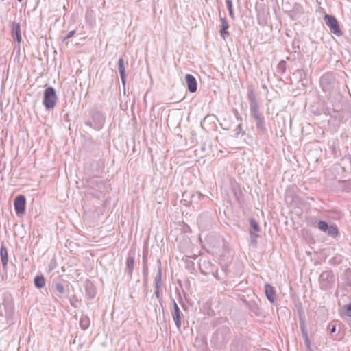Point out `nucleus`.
I'll use <instances>...</instances> for the list:
<instances>
[{
  "mask_svg": "<svg viewBox=\"0 0 351 351\" xmlns=\"http://www.w3.org/2000/svg\"><path fill=\"white\" fill-rule=\"evenodd\" d=\"M34 285L37 288H43L45 285V279L43 276H37L34 278Z\"/></svg>",
  "mask_w": 351,
  "mask_h": 351,
  "instance_id": "4be33fe9",
  "label": "nucleus"
},
{
  "mask_svg": "<svg viewBox=\"0 0 351 351\" xmlns=\"http://www.w3.org/2000/svg\"><path fill=\"white\" fill-rule=\"evenodd\" d=\"M264 289L267 298L269 301L274 304L276 301V291L274 288L269 284L267 283L265 285Z\"/></svg>",
  "mask_w": 351,
  "mask_h": 351,
  "instance_id": "f8f14e48",
  "label": "nucleus"
},
{
  "mask_svg": "<svg viewBox=\"0 0 351 351\" xmlns=\"http://www.w3.org/2000/svg\"><path fill=\"white\" fill-rule=\"evenodd\" d=\"M12 36L14 40L20 43L22 38L21 34V27L18 23H14L12 28Z\"/></svg>",
  "mask_w": 351,
  "mask_h": 351,
  "instance_id": "ddd939ff",
  "label": "nucleus"
},
{
  "mask_svg": "<svg viewBox=\"0 0 351 351\" xmlns=\"http://www.w3.org/2000/svg\"><path fill=\"white\" fill-rule=\"evenodd\" d=\"M85 291L86 294L89 299H93L95 297L96 289L92 283L88 282L86 285Z\"/></svg>",
  "mask_w": 351,
  "mask_h": 351,
  "instance_id": "6ab92c4d",
  "label": "nucleus"
},
{
  "mask_svg": "<svg viewBox=\"0 0 351 351\" xmlns=\"http://www.w3.org/2000/svg\"><path fill=\"white\" fill-rule=\"evenodd\" d=\"M324 20L332 33L336 36H341L342 34L339 23L335 17L326 14L324 16Z\"/></svg>",
  "mask_w": 351,
  "mask_h": 351,
  "instance_id": "39448f33",
  "label": "nucleus"
},
{
  "mask_svg": "<svg viewBox=\"0 0 351 351\" xmlns=\"http://www.w3.org/2000/svg\"><path fill=\"white\" fill-rule=\"evenodd\" d=\"M0 256L2 263L3 268L5 269L8 262V254L7 248L4 245H2L0 248Z\"/></svg>",
  "mask_w": 351,
  "mask_h": 351,
  "instance_id": "dca6fc26",
  "label": "nucleus"
},
{
  "mask_svg": "<svg viewBox=\"0 0 351 351\" xmlns=\"http://www.w3.org/2000/svg\"><path fill=\"white\" fill-rule=\"evenodd\" d=\"M250 101V109L252 117L256 121V127L258 130L263 132L265 130V118L262 112L259 110V104L256 100V96L252 91L247 94Z\"/></svg>",
  "mask_w": 351,
  "mask_h": 351,
  "instance_id": "f257e3e1",
  "label": "nucleus"
},
{
  "mask_svg": "<svg viewBox=\"0 0 351 351\" xmlns=\"http://www.w3.org/2000/svg\"><path fill=\"white\" fill-rule=\"evenodd\" d=\"M250 222L251 226L250 234H253V232H259L260 228L258 223L253 219H251Z\"/></svg>",
  "mask_w": 351,
  "mask_h": 351,
  "instance_id": "5701e85b",
  "label": "nucleus"
},
{
  "mask_svg": "<svg viewBox=\"0 0 351 351\" xmlns=\"http://www.w3.org/2000/svg\"><path fill=\"white\" fill-rule=\"evenodd\" d=\"M162 270H161V266L160 265L158 269V271L156 274V276L154 279V284H155V289H160V287L162 285Z\"/></svg>",
  "mask_w": 351,
  "mask_h": 351,
  "instance_id": "aec40b11",
  "label": "nucleus"
},
{
  "mask_svg": "<svg viewBox=\"0 0 351 351\" xmlns=\"http://www.w3.org/2000/svg\"><path fill=\"white\" fill-rule=\"evenodd\" d=\"M14 314V304L12 301L5 300L0 305V316L5 317L7 320L11 321Z\"/></svg>",
  "mask_w": 351,
  "mask_h": 351,
  "instance_id": "20e7f679",
  "label": "nucleus"
},
{
  "mask_svg": "<svg viewBox=\"0 0 351 351\" xmlns=\"http://www.w3.org/2000/svg\"><path fill=\"white\" fill-rule=\"evenodd\" d=\"M320 86L322 90L330 95L338 88V82L332 73H326L320 79Z\"/></svg>",
  "mask_w": 351,
  "mask_h": 351,
  "instance_id": "f03ea898",
  "label": "nucleus"
},
{
  "mask_svg": "<svg viewBox=\"0 0 351 351\" xmlns=\"http://www.w3.org/2000/svg\"><path fill=\"white\" fill-rule=\"evenodd\" d=\"M171 300L172 304V308H171L172 318L176 324L177 328L180 330L182 325L183 313L180 310L176 300L173 298H171Z\"/></svg>",
  "mask_w": 351,
  "mask_h": 351,
  "instance_id": "0eeeda50",
  "label": "nucleus"
},
{
  "mask_svg": "<svg viewBox=\"0 0 351 351\" xmlns=\"http://www.w3.org/2000/svg\"><path fill=\"white\" fill-rule=\"evenodd\" d=\"M75 34V30L70 31L63 38V40H66L67 39L71 38Z\"/></svg>",
  "mask_w": 351,
  "mask_h": 351,
  "instance_id": "a878e982",
  "label": "nucleus"
},
{
  "mask_svg": "<svg viewBox=\"0 0 351 351\" xmlns=\"http://www.w3.org/2000/svg\"><path fill=\"white\" fill-rule=\"evenodd\" d=\"M220 21L221 23V25L219 33H220L221 36L223 38H225L226 36H230V33L228 31V29L229 28V25L225 18L221 17Z\"/></svg>",
  "mask_w": 351,
  "mask_h": 351,
  "instance_id": "2eb2a0df",
  "label": "nucleus"
},
{
  "mask_svg": "<svg viewBox=\"0 0 351 351\" xmlns=\"http://www.w3.org/2000/svg\"><path fill=\"white\" fill-rule=\"evenodd\" d=\"M154 293H155V295H156L157 298H160L159 289H156V291H155Z\"/></svg>",
  "mask_w": 351,
  "mask_h": 351,
  "instance_id": "2f4dec72",
  "label": "nucleus"
},
{
  "mask_svg": "<svg viewBox=\"0 0 351 351\" xmlns=\"http://www.w3.org/2000/svg\"><path fill=\"white\" fill-rule=\"evenodd\" d=\"M300 329H301L302 337L304 339V344L306 348V350L311 351L310 339L308 338V332L306 330L305 326L304 324L300 325Z\"/></svg>",
  "mask_w": 351,
  "mask_h": 351,
  "instance_id": "a211bd4d",
  "label": "nucleus"
},
{
  "mask_svg": "<svg viewBox=\"0 0 351 351\" xmlns=\"http://www.w3.org/2000/svg\"><path fill=\"white\" fill-rule=\"evenodd\" d=\"M278 68L284 72L285 71V62L281 61L278 64Z\"/></svg>",
  "mask_w": 351,
  "mask_h": 351,
  "instance_id": "cd10ccee",
  "label": "nucleus"
},
{
  "mask_svg": "<svg viewBox=\"0 0 351 351\" xmlns=\"http://www.w3.org/2000/svg\"><path fill=\"white\" fill-rule=\"evenodd\" d=\"M185 82L187 88L190 93H195L197 89V83L195 77L191 74H186L185 76Z\"/></svg>",
  "mask_w": 351,
  "mask_h": 351,
  "instance_id": "9d476101",
  "label": "nucleus"
},
{
  "mask_svg": "<svg viewBox=\"0 0 351 351\" xmlns=\"http://www.w3.org/2000/svg\"><path fill=\"white\" fill-rule=\"evenodd\" d=\"M134 253L131 252H129L128 257L125 261V272L128 276L131 278L132 275V271L134 269Z\"/></svg>",
  "mask_w": 351,
  "mask_h": 351,
  "instance_id": "9b49d317",
  "label": "nucleus"
},
{
  "mask_svg": "<svg viewBox=\"0 0 351 351\" xmlns=\"http://www.w3.org/2000/svg\"><path fill=\"white\" fill-rule=\"evenodd\" d=\"M336 331V326L335 325H332L331 328H330V333H334Z\"/></svg>",
  "mask_w": 351,
  "mask_h": 351,
  "instance_id": "7c9ffc66",
  "label": "nucleus"
},
{
  "mask_svg": "<svg viewBox=\"0 0 351 351\" xmlns=\"http://www.w3.org/2000/svg\"><path fill=\"white\" fill-rule=\"evenodd\" d=\"M334 283V276L331 271H324L319 276V285L322 289H328Z\"/></svg>",
  "mask_w": 351,
  "mask_h": 351,
  "instance_id": "423d86ee",
  "label": "nucleus"
},
{
  "mask_svg": "<svg viewBox=\"0 0 351 351\" xmlns=\"http://www.w3.org/2000/svg\"><path fill=\"white\" fill-rule=\"evenodd\" d=\"M315 226L330 237H335L339 233L337 228L335 226L328 225V223L324 221H319Z\"/></svg>",
  "mask_w": 351,
  "mask_h": 351,
  "instance_id": "6e6552de",
  "label": "nucleus"
},
{
  "mask_svg": "<svg viewBox=\"0 0 351 351\" xmlns=\"http://www.w3.org/2000/svg\"><path fill=\"white\" fill-rule=\"evenodd\" d=\"M226 3L228 10H233L232 2L231 0H226Z\"/></svg>",
  "mask_w": 351,
  "mask_h": 351,
  "instance_id": "bb28decb",
  "label": "nucleus"
},
{
  "mask_svg": "<svg viewBox=\"0 0 351 351\" xmlns=\"http://www.w3.org/2000/svg\"><path fill=\"white\" fill-rule=\"evenodd\" d=\"M53 287L54 288V292L58 298H62L66 295V291L61 282L54 283Z\"/></svg>",
  "mask_w": 351,
  "mask_h": 351,
  "instance_id": "4468645a",
  "label": "nucleus"
},
{
  "mask_svg": "<svg viewBox=\"0 0 351 351\" xmlns=\"http://www.w3.org/2000/svg\"><path fill=\"white\" fill-rule=\"evenodd\" d=\"M58 97L55 89L53 87H48L45 90L43 97V105L46 109L53 108L57 104Z\"/></svg>",
  "mask_w": 351,
  "mask_h": 351,
  "instance_id": "7ed1b4c3",
  "label": "nucleus"
},
{
  "mask_svg": "<svg viewBox=\"0 0 351 351\" xmlns=\"http://www.w3.org/2000/svg\"><path fill=\"white\" fill-rule=\"evenodd\" d=\"M241 130H242V125L240 123L238 126H237V132L235 133L236 135H239L241 132Z\"/></svg>",
  "mask_w": 351,
  "mask_h": 351,
  "instance_id": "c85d7f7f",
  "label": "nucleus"
},
{
  "mask_svg": "<svg viewBox=\"0 0 351 351\" xmlns=\"http://www.w3.org/2000/svg\"><path fill=\"white\" fill-rule=\"evenodd\" d=\"M228 12H229V16H230V18L234 20L235 19V16H234V14L233 10H228Z\"/></svg>",
  "mask_w": 351,
  "mask_h": 351,
  "instance_id": "c756f323",
  "label": "nucleus"
},
{
  "mask_svg": "<svg viewBox=\"0 0 351 351\" xmlns=\"http://www.w3.org/2000/svg\"><path fill=\"white\" fill-rule=\"evenodd\" d=\"M25 197L22 195H18L14 201V206L16 215L23 214L25 210Z\"/></svg>",
  "mask_w": 351,
  "mask_h": 351,
  "instance_id": "1a4fd4ad",
  "label": "nucleus"
},
{
  "mask_svg": "<svg viewBox=\"0 0 351 351\" xmlns=\"http://www.w3.org/2000/svg\"><path fill=\"white\" fill-rule=\"evenodd\" d=\"M118 70L120 73L121 79L123 85L125 84V69L124 66V60L120 58L118 61Z\"/></svg>",
  "mask_w": 351,
  "mask_h": 351,
  "instance_id": "f3484780",
  "label": "nucleus"
},
{
  "mask_svg": "<svg viewBox=\"0 0 351 351\" xmlns=\"http://www.w3.org/2000/svg\"><path fill=\"white\" fill-rule=\"evenodd\" d=\"M246 305L251 311V312L255 315H258L260 313L259 306L255 302H246Z\"/></svg>",
  "mask_w": 351,
  "mask_h": 351,
  "instance_id": "412c9836",
  "label": "nucleus"
},
{
  "mask_svg": "<svg viewBox=\"0 0 351 351\" xmlns=\"http://www.w3.org/2000/svg\"><path fill=\"white\" fill-rule=\"evenodd\" d=\"M90 321L87 317H82L80 320V327L83 330H86L89 326Z\"/></svg>",
  "mask_w": 351,
  "mask_h": 351,
  "instance_id": "b1692460",
  "label": "nucleus"
},
{
  "mask_svg": "<svg viewBox=\"0 0 351 351\" xmlns=\"http://www.w3.org/2000/svg\"><path fill=\"white\" fill-rule=\"evenodd\" d=\"M343 308L345 310V314L348 317H351V303L345 305Z\"/></svg>",
  "mask_w": 351,
  "mask_h": 351,
  "instance_id": "393cba45",
  "label": "nucleus"
}]
</instances>
